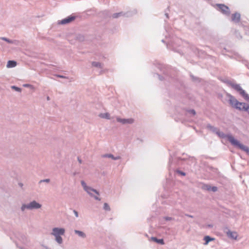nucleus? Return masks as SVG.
Returning a JSON list of instances; mask_svg holds the SVG:
<instances>
[{
    "label": "nucleus",
    "mask_w": 249,
    "mask_h": 249,
    "mask_svg": "<svg viewBox=\"0 0 249 249\" xmlns=\"http://www.w3.org/2000/svg\"><path fill=\"white\" fill-rule=\"evenodd\" d=\"M165 29L167 34L165 35V39L167 40L162 39L161 41L166 44L168 49H171L181 55H183L184 53H186L189 47L193 52L196 53V48L195 47L190 46L187 42H184L181 39L174 36L171 30L166 27Z\"/></svg>",
    "instance_id": "nucleus-1"
},
{
    "label": "nucleus",
    "mask_w": 249,
    "mask_h": 249,
    "mask_svg": "<svg viewBox=\"0 0 249 249\" xmlns=\"http://www.w3.org/2000/svg\"><path fill=\"white\" fill-rule=\"evenodd\" d=\"M196 163V159L194 157L189 156L184 153H183L182 157H180L171 155L169 160L168 168L170 170L174 169L177 166L186 164L187 168L189 169L193 166H195Z\"/></svg>",
    "instance_id": "nucleus-2"
},
{
    "label": "nucleus",
    "mask_w": 249,
    "mask_h": 249,
    "mask_svg": "<svg viewBox=\"0 0 249 249\" xmlns=\"http://www.w3.org/2000/svg\"><path fill=\"white\" fill-rule=\"evenodd\" d=\"M219 137L226 138L231 145L246 152V153L249 155V147L241 143L239 141L235 139L231 135H225L223 133L219 131Z\"/></svg>",
    "instance_id": "nucleus-3"
},
{
    "label": "nucleus",
    "mask_w": 249,
    "mask_h": 249,
    "mask_svg": "<svg viewBox=\"0 0 249 249\" xmlns=\"http://www.w3.org/2000/svg\"><path fill=\"white\" fill-rule=\"evenodd\" d=\"M227 96L229 98L228 102L229 104L231 106V107L236 109H237L239 111H244L243 109H242V107H245L247 106V104L244 102H239L234 96H232L230 93H227Z\"/></svg>",
    "instance_id": "nucleus-4"
},
{
    "label": "nucleus",
    "mask_w": 249,
    "mask_h": 249,
    "mask_svg": "<svg viewBox=\"0 0 249 249\" xmlns=\"http://www.w3.org/2000/svg\"><path fill=\"white\" fill-rule=\"evenodd\" d=\"M81 184L84 190L91 197L95 199L100 201L101 199L98 196L99 193L96 190L87 185L86 182L84 180L81 181Z\"/></svg>",
    "instance_id": "nucleus-5"
},
{
    "label": "nucleus",
    "mask_w": 249,
    "mask_h": 249,
    "mask_svg": "<svg viewBox=\"0 0 249 249\" xmlns=\"http://www.w3.org/2000/svg\"><path fill=\"white\" fill-rule=\"evenodd\" d=\"M41 204L36 200H33L29 203L22 204L20 207V210L22 212H24L26 209L29 210H36L41 208Z\"/></svg>",
    "instance_id": "nucleus-6"
},
{
    "label": "nucleus",
    "mask_w": 249,
    "mask_h": 249,
    "mask_svg": "<svg viewBox=\"0 0 249 249\" xmlns=\"http://www.w3.org/2000/svg\"><path fill=\"white\" fill-rule=\"evenodd\" d=\"M234 89L237 91L239 94L248 102H249V95L246 93L239 85H233Z\"/></svg>",
    "instance_id": "nucleus-7"
},
{
    "label": "nucleus",
    "mask_w": 249,
    "mask_h": 249,
    "mask_svg": "<svg viewBox=\"0 0 249 249\" xmlns=\"http://www.w3.org/2000/svg\"><path fill=\"white\" fill-rule=\"evenodd\" d=\"M65 230L63 228L55 227L53 228L51 235L55 236H61L64 235Z\"/></svg>",
    "instance_id": "nucleus-8"
},
{
    "label": "nucleus",
    "mask_w": 249,
    "mask_h": 249,
    "mask_svg": "<svg viewBox=\"0 0 249 249\" xmlns=\"http://www.w3.org/2000/svg\"><path fill=\"white\" fill-rule=\"evenodd\" d=\"M219 11H220L226 16H229L231 14V10L229 7L224 4H219Z\"/></svg>",
    "instance_id": "nucleus-9"
},
{
    "label": "nucleus",
    "mask_w": 249,
    "mask_h": 249,
    "mask_svg": "<svg viewBox=\"0 0 249 249\" xmlns=\"http://www.w3.org/2000/svg\"><path fill=\"white\" fill-rule=\"evenodd\" d=\"M223 231L226 233L229 238L235 240L237 239L238 234L236 232L231 231L227 227H225L223 229Z\"/></svg>",
    "instance_id": "nucleus-10"
},
{
    "label": "nucleus",
    "mask_w": 249,
    "mask_h": 249,
    "mask_svg": "<svg viewBox=\"0 0 249 249\" xmlns=\"http://www.w3.org/2000/svg\"><path fill=\"white\" fill-rule=\"evenodd\" d=\"M181 114L182 115L186 116L187 117H192L196 114V111L194 109H183L181 111Z\"/></svg>",
    "instance_id": "nucleus-11"
},
{
    "label": "nucleus",
    "mask_w": 249,
    "mask_h": 249,
    "mask_svg": "<svg viewBox=\"0 0 249 249\" xmlns=\"http://www.w3.org/2000/svg\"><path fill=\"white\" fill-rule=\"evenodd\" d=\"M75 18V16H70L61 20H58V24L62 25L67 24L74 20Z\"/></svg>",
    "instance_id": "nucleus-12"
},
{
    "label": "nucleus",
    "mask_w": 249,
    "mask_h": 249,
    "mask_svg": "<svg viewBox=\"0 0 249 249\" xmlns=\"http://www.w3.org/2000/svg\"><path fill=\"white\" fill-rule=\"evenodd\" d=\"M116 120L118 122H119L123 124H132L134 123V119L132 118L122 119L121 118L117 117Z\"/></svg>",
    "instance_id": "nucleus-13"
},
{
    "label": "nucleus",
    "mask_w": 249,
    "mask_h": 249,
    "mask_svg": "<svg viewBox=\"0 0 249 249\" xmlns=\"http://www.w3.org/2000/svg\"><path fill=\"white\" fill-rule=\"evenodd\" d=\"M241 19V15L239 13L235 12L231 15V21L235 23H239Z\"/></svg>",
    "instance_id": "nucleus-14"
},
{
    "label": "nucleus",
    "mask_w": 249,
    "mask_h": 249,
    "mask_svg": "<svg viewBox=\"0 0 249 249\" xmlns=\"http://www.w3.org/2000/svg\"><path fill=\"white\" fill-rule=\"evenodd\" d=\"M203 189L208 191H212L215 192L217 191V187L216 186H211L208 184L204 185Z\"/></svg>",
    "instance_id": "nucleus-15"
},
{
    "label": "nucleus",
    "mask_w": 249,
    "mask_h": 249,
    "mask_svg": "<svg viewBox=\"0 0 249 249\" xmlns=\"http://www.w3.org/2000/svg\"><path fill=\"white\" fill-rule=\"evenodd\" d=\"M165 76L163 77L162 76H161L160 75V74H158V73H156L155 74L154 76H157V77H158L159 79L160 80V81H162L163 80V79H166V80H169V76L168 75V72H167L166 73H164Z\"/></svg>",
    "instance_id": "nucleus-16"
},
{
    "label": "nucleus",
    "mask_w": 249,
    "mask_h": 249,
    "mask_svg": "<svg viewBox=\"0 0 249 249\" xmlns=\"http://www.w3.org/2000/svg\"><path fill=\"white\" fill-rule=\"evenodd\" d=\"M103 158H111L113 160H118L121 159L120 156L114 157L112 154H106L102 156Z\"/></svg>",
    "instance_id": "nucleus-17"
},
{
    "label": "nucleus",
    "mask_w": 249,
    "mask_h": 249,
    "mask_svg": "<svg viewBox=\"0 0 249 249\" xmlns=\"http://www.w3.org/2000/svg\"><path fill=\"white\" fill-rule=\"evenodd\" d=\"M0 38L3 40L6 41L7 42H8L9 43H10V44H14L15 45H18V40H11L6 37H1Z\"/></svg>",
    "instance_id": "nucleus-18"
},
{
    "label": "nucleus",
    "mask_w": 249,
    "mask_h": 249,
    "mask_svg": "<svg viewBox=\"0 0 249 249\" xmlns=\"http://www.w3.org/2000/svg\"><path fill=\"white\" fill-rule=\"evenodd\" d=\"M207 128L213 133H215L218 135V129L216 127H215L209 124L207 125Z\"/></svg>",
    "instance_id": "nucleus-19"
},
{
    "label": "nucleus",
    "mask_w": 249,
    "mask_h": 249,
    "mask_svg": "<svg viewBox=\"0 0 249 249\" xmlns=\"http://www.w3.org/2000/svg\"><path fill=\"white\" fill-rule=\"evenodd\" d=\"M221 81L223 82L228 84V85L231 86L232 88L234 89V87L233 86V85H239V84H233L232 83L231 81L227 79H220L219 78Z\"/></svg>",
    "instance_id": "nucleus-20"
},
{
    "label": "nucleus",
    "mask_w": 249,
    "mask_h": 249,
    "mask_svg": "<svg viewBox=\"0 0 249 249\" xmlns=\"http://www.w3.org/2000/svg\"><path fill=\"white\" fill-rule=\"evenodd\" d=\"M74 232L75 234H77L79 237L85 238L86 237V234L83 231L75 230Z\"/></svg>",
    "instance_id": "nucleus-21"
},
{
    "label": "nucleus",
    "mask_w": 249,
    "mask_h": 249,
    "mask_svg": "<svg viewBox=\"0 0 249 249\" xmlns=\"http://www.w3.org/2000/svg\"><path fill=\"white\" fill-rule=\"evenodd\" d=\"M151 240L160 245H163L164 244V242L163 239H158L157 237H152Z\"/></svg>",
    "instance_id": "nucleus-22"
},
{
    "label": "nucleus",
    "mask_w": 249,
    "mask_h": 249,
    "mask_svg": "<svg viewBox=\"0 0 249 249\" xmlns=\"http://www.w3.org/2000/svg\"><path fill=\"white\" fill-rule=\"evenodd\" d=\"M17 62L14 60H9L7 64V67L13 68L16 66Z\"/></svg>",
    "instance_id": "nucleus-23"
},
{
    "label": "nucleus",
    "mask_w": 249,
    "mask_h": 249,
    "mask_svg": "<svg viewBox=\"0 0 249 249\" xmlns=\"http://www.w3.org/2000/svg\"><path fill=\"white\" fill-rule=\"evenodd\" d=\"M204 240L205 241V243H204V245H207L210 241H213L214 240V238H212L208 235L204 237Z\"/></svg>",
    "instance_id": "nucleus-24"
},
{
    "label": "nucleus",
    "mask_w": 249,
    "mask_h": 249,
    "mask_svg": "<svg viewBox=\"0 0 249 249\" xmlns=\"http://www.w3.org/2000/svg\"><path fill=\"white\" fill-rule=\"evenodd\" d=\"M126 14H128L127 13H124V12H119L116 13L112 15V17L114 18H118L121 16H125Z\"/></svg>",
    "instance_id": "nucleus-25"
},
{
    "label": "nucleus",
    "mask_w": 249,
    "mask_h": 249,
    "mask_svg": "<svg viewBox=\"0 0 249 249\" xmlns=\"http://www.w3.org/2000/svg\"><path fill=\"white\" fill-rule=\"evenodd\" d=\"M99 116L102 118L110 119V114L108 113H100Z\"/></svg>",
    "instance_id": "nucleus-26"
},
{
    "label": "nucleus",
    "mask_w": 249,
    "mask_h": 249,
    "mask_svg": "<svg viewBox=\"0 0 249 249\" xmlns=\"http://www.w3.org/2000/svg\"><path fill=\"white\" fill-rule=\"evenodd\" d=\"M92 66L97 68H102V63L98 62H92Z\"/></svg>",
    "instance_id": "nucleus-27"
},
{
    "label": "nucleus",
    "mask_w": 249,
    "mask_h": 249,
    "mask_svg": "<svg viewBox=\"0 0 249 249\" xmlns=\"http://www.w3.org/2000/svg\"><path fill=\"white\" fill-rule=\"evenodd\" d=\"M55 241L59 244H61L63 243V239L61 236H55Z\"/></svg>",
    "instance_id": "nucleus-28"
},
{
    "label": "nucleus",
    "mask_w": 249,
    "mask_h": 249,
    "mask_svg": "<svg viewBox=\"0 0 249 249\" xmlns=\"http://www.w3.org/2000/svg\"><path fill=\"white\" fill-rule=\"evenodd\" d=\"M103 209L107 211H109L110 210V208L107 203H104Z\"/></svg>",
    "instance_id": "nucleus-29"
},
{
    "label": "nucleus",
    "mask_w": 249,
    "mask_h": 249,
    "mask_svg": "<svg viewBox=\"0 0 249 249\" xmlns=\"http://www.w3.org/2000/svg\"><path fill=\"white\" fill-rule=\"evenodd\" d=\"M176 172L182 176H185L186 175V173L185 172L178 169L176 170Z\"/></svg>",
    "instance_id": "nucleus-30"
},
{
    "label": "nucleus",
    "mask_w": 249,
    "mask_h": 249,
    "mask_svg": "<svg viewBox=\"0 0 249 249\" xmlns=\"http://www.w3.org/2000/svg\"><path fill=\"white\" fill-rule=\"evenodd\" d=\"M11 88H12V89H15L17 91L20 92L21 91V89L20 88H18V87H16L15 86H12Z\"/></svg>",
    "instance_id": "nucleus-31"
},
{
    "label": "nucleus",
    "mask_w": 249,
    "mask_h": 249,
    "mask_svg": "<svg viewBox=\"0 0 249 249\" xmlns=\"http://www.w3.org/2000/svg\"><path fill=\"white\" fill-rule=\"evenodd\" d=\"M50 179H49V178H47V179H44L40 180L39 181L38 183H39V184H40V183H42V182L49 183V182H50Z\"/></svg>",
    "instance_id": "nucleus-32"
},
{
    "label": "nucleus",
    "mask_w": 249,
    "mask_h": 249,
    "mask_svg": "<svg viewBox=\"0 0 249 249\" xmlns=\"http://www.w3.org/2000/svg\"><path fill=\"white\" fill-rule=\"evenodd\" d=\"M163 219L164 220H165L166 221H170V220L174 219V218H172V217H169V216H164L163 217Z\"/></svg>",
    "instance_id": "nucleus-33"
},
{
    "label": "nucleus",
    "mask_w": 249,
    "mask_h": 249,
    "mask_svg": "<svg viewBox=\"0 0 249 249\" xmlns=\"http://www.w3.org/2000/svg\"><path fill=\"white\" fill-rule=\"evenodd\" d=\"M23 86L26 88H30L31 89H33L34 88L33 86L29 84H26L23 85Z\"/></svg>",
    "instance_id": "nucleus-34"
},
{
    "label": "nucleus",
    "mask_w": 249,
    "mask_h": 249,
    "mask_svg": "<svg viewBox=\"0 0 249 249\" xmlns=\"http://www.w3.org/2000/svg\"><path fill=\"white\" fill-rule=\"evenodd\" d=\"M56 76L57 77H59V78H67V79L68 78V77L65 76L59 75V74L56 75Z\"/></svg>",
    "instance_id": "nucleus-35"
},
{
    "label": "nucleus",
    "mask_w": 249,
    "mask_h": 249,
    "mask_svg": "<svg viewBox=\"0 0 249 249\" xmlns=\"http://www.w3.org/2000/svg\"><path fill=\"white\" fill-rule=\"evenodd\" d=\"M73 212L75 215V216L76 217H78V213L77 211H76V210H74L73 211Z\"/></svg>",
    "instance_id": "nucleus-36"
},
{
    "label": "nucleus",
    "mask_w": 249,
    "mask_h": 249,
    "mask_svg": "<svg viewBox=\"0 0 249 249\" xmlns=\"http://www.w3.org/2000/svg\"><path fill=\"white\" fill-rule=\"evenodd\" d=\"M103 13L104 14L105 13L106 14V17H110V14L108 11H104Z\"/></svg>",
    "instance_id": "nucleus-37"
},
{
    "label": "nucleus",
    "mask_w": 249,
    "mask_h": 249,
    "mask_svg": "<svg viewBox=\"0 0 249 249\" xmlns=\"http://www.w3.org/2000/svg\"><path fill=\"white\" fill-rule=\"evenodd\" d=\"M185 216H186L187 217H191V218H193V215H190L189 214H185Z\"/></svg>",
    "instance_id": "nucleus-38"
},
{
    "label": "nucleus",
    "mask_w": 249,
    "mask_h": 249,
    "mask_svg": "<svg viewBox=\"0 0 249 249\" xmlns=\"http://www.w3.org/2000/svg\"><path fill=\"white\" fill-rule=\"evenodd\" d=\"M165 16H166L167 18H169V15H168V14L166 12L165 13Z\"/></svg>",
    "instance_id": "nucleus-39"
},
{
    "label": "nucleus",
    "mask_w": 249,
    "mask_h": 249,
    "mask_svg": "<svg viewBox=\"0 0 249 249\" xmlns=\"http://www.w3.org/2000/svg\"><path fill=\"white\" fill-rule=\"evenodd\" d=\"M43 249H51L50 248L46 246H43Z\"/></svg>",
    "instance_id": "nucleus-40"
},
{
    "label": "nucleus",
    "mask_w": 249,
    "mask_h": 249,
    "mask_svg": "<svg viewBox=\"0 0 249 249\" xmlns=\"http://www.w3.org/2000/svg\"><path fill=\"white\" fill-rule=\"evenodd\" d=\"M78 161L79 163H82V160L79 158V157H78Z\"/></svg>",
    "instance_id": "nucleus-41"
},
{
    "label": "nucleus",
    "mask_w": 249,
    "mask_h": 249,
    "mask_svg": "<svg viewBox=\"0 0 249 249\" xmlns=\"http://www.w3.org/2000/svg\"><path fill=\"white\" fill-rule=\"evenodd\" d=\"M18 185L20 187H22L23 186V184L22 183H18Z\"/></svg>",
    "instance_id": "nucleus-42"
},
{
    "label": "nucleus",
    "mask_w": 249,
    "mask_h": 249,
    "mask_svg": "<svg viewBox=\"0 0 249 249\" xmlns=\"http://www.w3.org/2000/svg\"><path fill=\"white\" fill-rule=\"evenodd\" d=\"M46 99H47V100L48 101H49V100H50V98L49 96H47V98H46Z\"/></svg>",
    "instance_id": "nucleus-43"
},
{
    "label": "nucleus",
    "mask_w": 249,
    "mask_h": 249,
    "mask_svg": "<svg viewBox=\"0 0 249 249\" xmlns=\"http://www.w3.org/2000/svg\"><path fill=\"white\" fill-rule=\"evenodd\" d=\"M19 249H23V248H22V247H19Z\"/></svg>",
    "instance_id": "nucleus-44"
}]
</instances>
